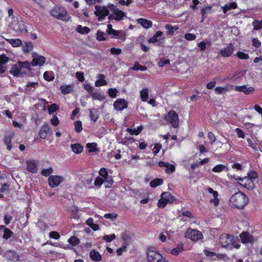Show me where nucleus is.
<instances>
[{
  "mask_svg": "<svg viewBox=\"0 0 262 262\" xmlns=\"http://www.w3.org/2000/svg\"><path fill=\"white\" fill-rule=\"evenodd\" d=\"M105 34L101 31H98L97 33V38L99 40H103L105 39L104 37Z\"/></svg>",
  "mask_w": 262,
  "mask_h": 262,
  "instance_id": "774afa93",
  "label": "nucleus"
},
{
  "mask_svg": "<svg viewBox=\"0 0 262 262\" xmlns=\"http://www.w3.org/2000/svg\"><path fill=\"white\" fill-rule=\"evenodd\" d=\"M236 8L237 4L235 2L227 4L224 6L222 7L224 13H226L228 11L231 9H234Z\"/></svg>",
  "mask_w": 262,
  "mask_h": 262,
  "instance_id": "b1692460",
  "label": "nucleus"
},
{
  "mask_svg": "<svg viewBox=\"0 0 262 262\" xmlns=\"http://www.w3.org/2000/svg\"><path fill=\"white\" fill-rule=\"evenodd\" d=\"M186 237L189 238L193 242H197L203 238V234L201 232L196 229L188 228L185 233Z\"/></svg>",
  "mask_w": 262,
  "mask_h": 262,
  "instance_id": "423d86ee",
  "label": "nucleus"
},
{
  "mask_svg": "<svg viewBox=\"0 0 262 262\" xmlns=\"http://www.w3.org/2000/svg\"><path fill=\"white\" fill-rule=\"evenodd\" d=\"M43 77L45 80L50 81H52L54 79V76L51 72H46L43 74Z\"/></svg>",
  "mask_w": 262,
  "mask_h": 262,
  "instance_id": "09e8293b",
  "label": "nucleus"
},
{
  "mask_svg": "<svg viewBox=\"0 0 262 262\" xmlns=\"http://www.w3.org/2000/svg\"><path fill=\"white\" fill-rule=\"evenodd\" d=\"M32 57L33 60L32 61L31 64L33 66H41L45 62L46 58L42 56L38 55L36 53H33Z\"/></svg>",
  "mask_w": 262,
  "mask_h": 262,
  "instance_id": "f8f14e48",
  "label": "nucleus"
},
{
  "mask_svg": "<svg viewBox=\"0 0 262 262\" xmlns=\"http://www.w3.org/2000/svg\"><path fill=\"white\" fill-rule=\"evenodd\" d=\"M75 129L77 133L80 132L82 129V123L80 121H77L74 123Z\"/></svg>",
  "mask_w": 262,
  "mask_h": 262,
  "instance_id": "49530a36",
  "label": "nucleus"
},
{
  "mask_svg": "<svg viewBox=\"0 0 262 262\" xmlns=\"http://www.w3.org/2000/svg\"><path fill=\"white\" fill-rule=\"evenodd\" d=\"M118 39H120L123 41L125 40L126 39V34L124 32L122 31H119V34L118 36H117Z\"/></svg>",
  "mask_w": 262,
  "mask_h": 262,
  "instance_id": "338daca9",
  "label": "nucleus"
},
{
  "mask_svg": "<svg viewBox=\"0 0 262 262\" xmlns=\"http://www.w3.org/2000/svg\"><path fill=\"white\" fill-rule=\"evenodd\" d=\"M232 237L229 234H222L220 237V243L224 246L226 247L231 242Z\"/></svg>",
  "mask_w": 262,
  "mask_h": 262,
  "instance_id": "6ab92c4d",
  "label": "nucleus"
},
{
  "mask_svg": "<svg viewBox=\"0 0 262 262\" xmlns=\"http://www.w3.org/2000/svg\"><path fill=\"white\" fill-rule=\"evenodd\" d=\"M234 50V47L232 44L228 45L226 47L222 49L220 54L224 57H229Z\"/></svg>",
  "mask_w": 262,
  "mask_h": 262,
  "instance_id": "dca6fc26",
  "label": "nucleus"
},
{
  "mask_svg": "<svg viewBox=\"0 0 262 262\" xmlns=\"http://www.w3.org/2000/svg\"><path fill=\"white\" fill-rule=\"evenodd\" d=\"M196 37V35L192 33H186L184 36V38L189 41L195 40Z\"/></svg>",
  "mask_w": 262,
  "mask_h": 262,
  "instance_id": "6e6d98bb",
  "label": "nucleus"
},
{
  "mask_svg": "<svg viewBox=\"0 0 262 262\" xmlns=\"http://www.w3.org/2000/svg\"><path fill=\"white\" fill-rule=\"evenodd\" d=\"M24 52L28 53L31 51L33 48V43L30 41L25 42L22 46Z\"/></svg>",
  "mask_w": 262,
  "mask_h": 262,
  "instance_id": "bb28decb",
  "label": "nucleus"
},
{
  "mask_svg": "<svg viewBox=\"0 0 262 262\" xmlns=\"http://www.w3.org/2000/svg\"><path fill=\"white\" fill-rule=\"evenodd\" d=\"M215 91L217 94H223L228 91V89L227 86L216 87L215 89Z\"/></svg>",
  "mask_w": 262,
  "mask_h": 262,
  "instance_id": "c03bdc74",
  "label": "nucleus"
},
{
  "mask_svg": "<svg viewBox=\"0 0 262 262\" xmlns=\"http://www.w3.org/2000/svg\"><path fill=\"white\" fill-rule=\"evenodd\" d=\"M13 232L9 229H5L4 231L3 237L7 239L11 236Z\"/></svg>",
  "mask_w": 262,
  "mask_h": 262,
  "instance_id": "de8ad7c7",
  "label": "nucleus"
},
{
  "mask_svg": "<svg viewBox=\"0 0 262 262\" xmlns=\"http://www.w3.org/2000/svg\"><path fill=\"white\" fill-rule=\"evenodd\" d=\"M10 27L16 32H27L25 24L22 20H15L10 24Z\"/></svg>",
  "mask_w": 262,
  "mask_h": 262,
  "instance_id": "6e6552de",
  "label": "nucleus"
},
{
  "mask_svg": "<svg viewBox=\"0 0 262 262\" xmlns=\"http://www.w3.org/2000/svg\"><path fill=\"white\" fill-rule=\"evenodd\" d=\"M208 191L210 193L212 194L213 199H211L210 201V203H212L214 204L215 206H217L219 205V200L217 198L218 196V192L216 191L213 190V189L209 187L208 188Z\"/></svg>",
  "mask_w": 262,
  "mask_h": 262,
  "instance_id": "412c9836",
  "label": "nucleus"
},
{
  "mask_svg": "<svg viewBox=\"0 0 262 262\" xmlns=\"http://www.w3.org/2000/svg\"><path fill=\"white\" fill-rule=\"evenodd\" d=\"M108 94L112 98L117 97V90L116 89H110L108 91Z\"/></svg>",
  "mask_w": 262,
  "mask_h": 262,
  "instance_id": "bf43d9fd",
  "label": "nucleus"
},
{
  "mask_svg": "<svg viewBox=\"0 0 262 262\" xmlns=\"http://www.w3.org/2000/svg\"><path fill=\"white\" fill-rule=\"evenodd\" d=\"M110 10L112 14L108 16L110 20L115 19L117 21L122 20L126 16V13L118 9L115 6L111 5L109 6Z\"/></svg>",
  "mask_w": 262,
  "mask_h": 262,
  "instance_id": "20e7f679",
  "label": "nucleus"
},
{
  "mask_svg": "<svg viewBox=\"0 0 262 262\" xmlns=\"http://www.w3.org/2000/svg\"><path fill=\"white\" fill-rule=\"evenodd\" d=\"M68 242L73 246H76L79 243V239L75 236H72L69 239Z\"/></svg>",
  "mask_w": 262,
  "mask_h": 262,
  "instance_id": "a18cd8bd",
  "label": "nucleus"
},
{
  "mask_svg": "<svg viewBox=\"0 0 262 262\" xmlns=\"http://www.w3.org/2000/svg\"><path fill=\"white\" fill-rule=\"evenodd\" d=\"M163 180L161 179L157 178L150 182V186L151 187H156L163 184Z\"/></svg>",
  "mask_w": 262,
  "mask_h": 262,
  "instance_id": "f704fd0d",
  "label": "nucleus"
},
{
  "mask_svg": "<svg viewBox=\"0 0 262 262\" xmlns=\"http://www.w3.org/2000/svg\"><path fill=\"white\" fill-rule=\"evenodd\" d=\"M95 14L98 17L99 21L104 20L105 17L108 15L110 12L109 6L96 5Z\"/></svg>",
  "mask_w": 262,
  "mask_h": 262,
  "instance_id": "39448f33",
  "label": "nucleus"
},
{
  "mask_svg": "<svg viewBox=\"0 0 262 262\" xmlns=\"http://www.w3.org/2000/svg\"><path fill=\"white\" fill-rule=\"evenodd\" d=\"M5 255L10 260L17 261L19 260V256L13 251H7L5 252Z\"/></svg>",
  "mask_w": 262,
  "mask_h": 262,
  "instance_id": "4be33fe9",
  "label": "nucleus"
},
{
  "mask_svg": "<svg viewBox=\"0 0 262 262\" xmlns=\"http://www.w3.org/2000/svg\"><path fill=\"white\" fill-rule=\"evenodd\" d=\"M121 237L126 243H130L132 238V234L128 232H124L122 234Z\"/></svg>",
  "mask_w": 262,
  "mask_h": 262,
  "instance_id": "c9c22d12",
  "label": "nucleus"
},
{
  "mask_svg": "<svg viewBox=\"0 0 262 262\" xmlns=\"http://www.w3.org/2000/svg\"><path fill=\"white\" fill-rule=\"evenodd\" d=\"M132 69L135 71L140 70L144 71L147 70V68L145 66L140 65L138 62H136Z\"/></svg>",
  "mask_w": 262,
  "mask_h": 262,
  "instance_id": "a19ab883",
  "label": "nucleus"
},
{
  "mask_svg": "<svg viewBox=\"0 0 262 262\" xmlns=\"http://www.w3.org/2000/svg\"><path fill=\"white\" fill-rule=\"evenodd\" d=\"M60 90L62 94H68L73 91V85H63L60 86Z\"/></svg>",
  "mask_w": 262,
  "mask_h": 262,
  "instance_id": "5701e85b",
  "label": "nucleus"
},
{
  "mask_svg": "<svg viewBox=\"0 0 262 262\" xmlns=\"http://www.w3.org/2000/svg\"><path fill=\"white\" fill-rule=\"evenodd\" d=\"M127 102L125 100L119 99L114 102V106L117 111H122L127 107Z\"/></svg>",
  "mask_w": 262,
  "mask_h": 262,
  "instance_id": "4468645a",
  "label": "nucleus"
},
{
  "mask_svg": "<svg viewBox=\"0 0 262 262\" xmlns=\"http://www.w3.org/2000/svg\"><path fill=\"white\" fill-rule=\"evenodd\" d=\"M158 165L161 167H166V168L165 169V171L167 173H172L176 170V167H175L174 165H173L172 164H170L168 162L160 161L159 162Z\"/></svg>",
  "mask_w": 262,
  "mask_h": 262,
  "instance_id": "a211bd4d",
  "label": "nucleus"
},
{
  "mask_svg": "<svg viewBox=\"0 0 262 262\" xmlns=\"http://www.w3.org/2000/svg\"><path fill=\"white\" fill-rule=\"evenodd\" d=\"M115 238L116 235L115 234H112L111 235H104L103 237V239L107 242H110L114 240Z\"/></svg>",
  "mask_w": 262,
  "mask_h": 262,
  "instance_id": "4d7b16f0",
  "label": "nucleus"
},
{
  "mask_svg": "<svg viewBox=\"0 0 262 262\" xmlns=\"http://www.w3.org/2000/svg\"><path fill=\"white\" fill-rule=\"evenodd\" d=\"M90 95L96 100H102L104 99V97L98 92H92Z\"/></svg>",
  "mask_w": 262,
  "mask_h": 262,
  "instance_id": "58836bf2",
  "label": "nucleus"
},
{
  "mask_svg": "<svg viewBox=\"0 0 262 262\" xmlns=\"http://www.w3.org/2000/svg\"><path fill=\"white\" fill-rule=\"evenodd\" d=\"M50 14L52 16L58 19L62 20H67V12L63 7L56 6L54 7L51 11Z\"/></svg>",
  "mask_w": 262,
  "mask_h": 262,
  "instance_id": "7ed1b4c3",
  "label": "nucleus"
},
{
  "mask_svg": "<svg viewBox=\"0 0 262 262\" xmlns=\"http://www.w3.org/2000/svg\"><path fill=\"white\" fill-rule=\"evenodd\" d=\"M161 31H157L154 36L150 38L148 42L150 43H155L158 41V37L161 36L162 35Z\"/></svg>",
  "mask_w": 262,
  "mask_h": 262,
  "instance_id": "e433bc0d",
  "label": "nucleus"
},
{
  "mask_svg": "<svg viewBox=\"0 0 262 262\" xmlns=\"http://www.w3.org/2000/svg\"><path fill=\"white\" fill-rule=\"evenodd\" d=\"M50 130V127L49 124L48 123L44 124L42 126L39 133L40 137L42 139H45L47 136L48 133H49Z\"/></svg>",
  "mask_w": 262,
  "mask_h": 262,
  "instance_id": "aec40b11",
  "label": "nucleus"
},
{
  "mask_svg": "<svg viewBox=\"0 0 262 262\" xmlns=\"http://www.w3.org/2000/svg\"><path fill=\"white\" fill-rule=\"evenodd\" d=\"M103 178L97 177L95 180L94 184L96 186L100 187L103 183Z\"/></svg>",
  "mask_w": 262,
  "mask_h": 262,
  "instance_id": "13d9d810",
  "label": "nucleus"
},
{
  "mask_svg": "<svg viewBox=\"0 0 262 262\" xmlns=\"http://www.w3.org/2000/svg\"><path fill=\"white\" fill-rule=\"evenodd\" d=\"M240 237L243 243L251 242V236L247 232H244L240 234Z\"/></svg>",
  "mask_w": 262,
  "mask_h": 262,
  "instance_id": "393cba45",
  "label": "nucleus"
},
{
  "mask_svg": "<svg viewBox=\"0 0 262 262\" xmlns=\"http://www.w3.org/2000/svg\"><path fill=\"white\" fill-rule=\"evenodd\" d=\"M53 169L50 167L48 169H42L41 172V173L42 176L47 177L49 176L51 173H52L53 172Z\"/></svg>",
  "mask_w": 262,
  "mask_h": 262,
  "instance_id": "603ef678",
  "label": "nucleus"
},
{
  "mask_svg": "<svg viewBox=\"0 0 262 262\" xmlns=\"http://www.w3.org/2000/svg\"><path fill=\"white\" fill-rule=\"evenodd\" d=\"M93 110L94 111H93V110L90 111V116L91 119L93 121H96L98 119V116L97 113V111L95 110V109H94Z\"/></svg>",
  "mask_w": 262,
  "mask_h": 262,
  "instance_id": "37998d69",
  "label": "nucleus"
},
{
  "mask_svg": "<svg viewBox=\"0 0 262 262\" xmlns=\"http://www.w3.org/2000/svg\"><path fill=\"white\" fill-rule=\"evenodd\" d=\"M76 76L80 82H83L84 80V77L83 72H78L76 73Z\"/></svg>",
  "mask_w": 262,
  "mask_h": 262,
  "instance_id": "69168bd1",
  "label": "nucleus"
},
{
  "mask_svg": "<svg viewBox=\"0 0 262 262\" xmlns=\"http://www.w3.org/2000/svg\"><path fill=\"white\" fill-rule=\"evenodd\" d=\"M236 55L239 58L242 59H248L249 58V56L248 54L242 52H237Z\"/></svg>",
  "mask_w": 262,
  "mask_h": 262,
  "instance_id": "5fc2aeb1",
  "label": "nucleus"
},
{
  "mask_svg": "<svg viewBox=\"0 0 262 262\" xmlns=\"http://www.w3.org/2000/svg\"><path fill=\"white\" fill-rule=\"evenodd\" d=\"M9 61V58L5 54L0 55V74L4 73L7 70L6 64Z\"/></svg>",
  "mask_w": 262,
  "mask_h": 262,
  "instance_id": "ddd939ff",
  "label": "nucleus"
},
{
  "mask_svg": "<svg viewBox=\"0 0 262 262\" xmlns=\"http://www.w3.org/2000/svg\"><path fill=\"white\" fill-rule=\"evenodd\" d=\"M90 256L92 259L96 261H99L101 260V256L100 253L95 250H93L90 252Z\"/></svg>",
  "mask_w": 262,
  "mask_h": 262,
  "instance_id": "c85d7f7f",
  "label": "nucleus"
},
{
  "mask_svg": "<svg viewBox=\"0 0 262 262\" xmlns=\"http://www.w3.org/2000/svg\"><path fill=\"white\" fill-rule=\"evenodd\" d=\"M161 198L168 203L170 202V199L171 198L170 193L168 192H163L161 194Z\"/></svg>",
  "mask_w": 262,
  "mask_h": 262,
  "instance_id": "8fccbe9b",
  "label": "nucleus"
},
{
  "mask_svg": "<svg viewBox=\"0 0 262 262\" xmlns=\"http://www.w3.org/2000/svg\"><path fill=\"white\" fill-rule=\"evenodd\" d=\"M254 30H257L262 28V20L258 21L255 20L252 23Z\"/></svg>",
  "mask_w": 262,
  "mask_h": 262,
  "instance_id": "79ce46f5",
  "label": "nucleus"
},
{
  "mask_svg": "<svg viewBox=\"0 0 262 262\" xmlns=\"http://www.w3.org/2000/svg\"><path fill=\"white\" fill-rule=\"evenodd\" d=\"M99 174L102 177V178H103V179L108 175L106 169L104 168H102L100 169L99 172Z\"/></svg>",
  "mask_w": 262,
  "mask_h": 262,
  "instance_id": "052dcab7",
  "label": "nucleus"
},
{
  "mask_svg": "<svg viewBox=\"0 0 262 262\" xmlns=\"http://www.w3.org/2000/svg\"><path fill=\"white\" fill-rule=\"evenodd\" d=\"M138 23L144 28H149L152 26V22L146 19L139 18L138 19Z\"/></svg>",
  "mask_w": 262,
  "mask_h": 262,
  "instance_id": "a878e982",
  "label": "nucleus"
},
{
  "mask_svg": "<svg viewBox=\"0 0 262 262\" xmlns=\"http://www.w3.org/2000/svg\"><path fill=\"white\" fill-rule=\"evenodd\" d=\"M164 257L158 252L148 250L147 251V258L148 262H159Z\"/></svg>",
  "mask_w": 262,
  "mask_h": 262,
  "instance_id": "1a4fd4ad",
  "label": "nucleus"
},
{
  "mask_svg": "<svg viewBox=\"0 0 262 262\" xmlns=\"http://www.w3.org/2000/svg\"><path fill=\"white\" fill-rule=\"evenodd\" d=\"M140 97L143 101H146L148 97V89L144 88L140 91Z\"/></svg>",
  "mask_w": 262,
  "mask_h": 262,
  "instance_id": "72a5a7b5",
  "label": "nucleus"
},
{
  "mask_svg": "<svg viewBox=\"0 0 262 262\" xmlns=\"http://www.w3.org/2000/svg\"><path fill=\"white\" fill-rule=\"evenodd\" d=\"M76 30L80 33L84 34L88 33L90 31V29L86 27H82L80 25H79Z\"/></svg>",
  "mask_w": 262,
  "mask_h": 262,
  "instance_id": "4c0bfd02",
  "label": "nucleus"
},
{
  "mask_svg": "<svg viewBox=\"0 0 262 262\" xmlns=\"http://www.w3.org/2000/svg\"><path fill=\"white\" fill-rule=\"evenodd\" d=\"M167 203L168 202L167 201L161 198V199L158 202V206L160 208H164Z\"/></svg>",
  "mask_w": 262,
  "mask_h": 262,
  "instance_id": "0e129e2a",
  "label": "nucleus"
},
{
  "mask_svg": "<svg viewBox=\"0 0 262 262\" xmlns=\"http://www.w3.org/2000/svg\"><path fill=\"white\" fill-rule=\"evenodd\" d=\"M5 143L7 146V149L10 150L12 148L11 146V138L9 136H6L4 139Z\"/></svg>",
  "mask_w": 262,
  "mask_h": 262,
  "instance_id": "3c124183",
  "label": "nucleus"
},
{
  "mask_svg": "<svg viewBox=\"0 0 262 262\" xmlns=\"http://www.w3.org/2000/svg\"><path fill=\"white\" fill-rule=\"evenodd\" d=\"M164 119L171 124L172 126L177 128L179 126V117L174 111H170L164 117Z\"/></svg>",
  "mask_w": 262,
  "mask_h": 262,
  "instance_id": "0eeeda50",
  "label": "nucleus"
},
{
  "mask_svg": "<svg viewBox=\"0 0 262 262\" xmlns=\"http://www.w3.org/2000/svg\"><path fill=\"white\" fill-rule=\"evenodd\" d=\"M103 182L106 183L105 187H110V186L112 185L114 181L111 176H109L108 175L103 179Z\"/></svg>",
  "mask_w": 262,
  "mask_h": 262,
  "instance_id": "ea45409f",
  "label": "nucleus"
},
{
  "mask_svg": "<svg viewBox=\"0 0 262 262\" xmlns=\"http://www.w3.org/2000/svg\"><path fill=\"white\" fill-rule=\"evenodd\" d=\"M224 170L228 171V168L226 165L223 164L217 165L212 168V171L214 172H221Z\"/></svg>",
  "mask_w": 262,
  "mask_h": 262,
  "instance_id": "cd10ccee",
  "label": "nucleus"
},
{
  "mask_svg": "<svg viewBox=\"0 0 262 262\" xmlns=\"http://www.w3.org/2000/svg\"><path fill=\"white\" fill-rule=\"evenodd\" d=\"M235 90L237 92H242L245 94L248 95L252 94L254 92V89L252 86L247 87L246 85H244L242 86H236Z\"/></svg>",
  "mask_w": 262,
  "mask_h": 262,
  "instance_id": "2eb2a0df",
  "label": "nucleus"
},
{
  "mask_svg": "<svg viewBox=\"0 0 262 262\" xmlns=\"http://www.w3.org/2000/svg\"><path fill=\"white\" fill-rule=\"evenodd\" d=\"M6 40L13 47H18L22 45V41L20 39H7Z\"/></svg>",
  "mask_w": 262,
  "mask_h": 262,
  "instance_id": "c756f323",
  "label": "nucleus"
},
{
  "mask_svg": "<svg viewBox=\"0 0 262 262\" xmlns=\"http://www.w3.org/2000/svg\"><path fill=\"white\" fill-rule=\"evenodd\" d=\"M169 60L162 58L160 59V61L158 62V66L159 67H163L166 64H169Z\"/></svg>",
  "mask_w": 262,
  "mask_h": 262,
  "instance_id": "e2e57ef3",
  "label": "nucleus"
},
{
  "mask_svg": "<svg viewBox=\"0 0 262 262\" xmlns=\"http://www.w3.org/2000/svg\"><path fill=\"white\" fill-rule=\"evenodd\" d=\"M59 122L57 117L55 115H53L52 118L51 119L52 124L54 126H57L59 124Z\"/></svg>",
  "mask_w": 262,
  "mask_h": 262,
  "instance_id": "680f3d73",
  "label": "nucleus"
},
{
  "mask_svg": "<svg viewBox=\"0 0 262 262\" xmlns=\"http://www.w3.org/2000/svg\"><path fill=\"white\" fill-rule=\"evenodd\" d=\"M27 169L33 173L37 172V162L35 160H29L26 162Z\"/></svg>",
  "mask_w": 262,
  "mask_h": 262,
  "instance_id": "f3484780",
  "label": "nucleus"
},
{
  "mask_svg": "<svg viewBox=\"0 0 262 262\" xmlns=\"http://www.w3.org/2000/svg\"><path fill=\"white\" fill-rule=\"evenodd\" d=\"M232 178L240 180L241 181V183H240L241 185L249 190L252 189L254 187V183L251 178H249V177H244L242 178L239 177L237 178L233 177Z\"/></svg>",
  "mask_w": 262,
  "mask_h": 262,
  "instance_id": "9d476101",
  "label": "nucleus"
},
{
  "mask_svg": "<svg viewBox=\"0 0 262 262\" xmlns=\"http://www.w3.org/2000/svg\"><path fill=\"white\" fill-rule=\"evenodd\" d=\"M143 127L142 126H139L137 128L131 129L129 128H127L126 130L129 133L130 135H139L143 130Z\"/></svg>",
  "mask_w": 262,
  "mask_h": 262,
  "instance_id": "473e14b6",
  "label": "nucleus"
},
{
  "mask_svg": "<svg viewBox=\"0 0 262 262\" xmlns=\"http://www.w3.org/2000/svg\"><path fill=\"white\" fill-rule=\"evenodd\" d=\"M248 202V198L241 192L233 194L230 200L231 206L238 209L243 208Z\"/></svg>",
  "mask_w": 262,
  "mask_h": 262,
  "instance_id": "f03ea898",
  "label": "nucleus"
},
{
  "mask_svg": "<svg viewBox=\"0 0 262 262\" xmlns=\"http://www.w3.org/2000/svg\"><path fill=\"white\" fill-rule=\"evenodd\" d=\"M104 75L103 74H100L99 75V79L97 80L95 82L96 86H101L102 85H106L107 82L104 79Z\"/></svg>",
  "mask_w": 262,
  "mask_h": 262,
  "instance_id": "7c9ffc66",
  "label": "nucleus"
},
{
  "mask_svg": "<svg viewBox=\"0 0 262 262\" xmlns=\"http://www.w3.org/2000/svg\"><path fill=\"white\" fill-rule=\"evenodd\" d=\"M64 180V178L60 176H51L48 178V183L51 187H57Z\"/></svg>",
  "mask_w": 262,
  "mask_h": 262,
  "instance_id": "9b49d317",
  "label": "nucleus"
},
{
  "mask_svg": "<svg viewBox=\"0 0 262 262\" xmlns=\"http://www.w3.org/2000/svg\"><path fill=\"white\" fill-rule=\"evenodd\" d=\"M30 70V63L29 61H18L13 64L10 73L16 77H22L27 74Z\"/></svg>",
  "mask_w": 262,
  "mask_h": 262,
  "instance_id": "f257e3e1",
  "label": "nucleus"
},
{
  "mask_svg": "<svg viewBox=\"0 0 262 262\" xmlns=\"http://www.w3.org/2000/svg\"><path fill=\"white\" fill-rule=\"evenodd\" d=\"M73 151L76 154H80L83 151V147L80 144H74L71 145Z\"/></svg>",
  "mask_w": 262,
  "mask_h": 262,
  "instance_id": "2f4dec72",
  "label": "nucleus"
},
{
  "mask_svg": "<svg viewBox=\"0 0 262 262\" xmlns=\"http://www.w3.org/2000/svg\"><path fill=\"white\" fill-rule=\"evenodd\" d=\"M58 109V106L55 104H52L48 108V112L50 114L55 112Z\"/></svg>",
  "mask_w": 262,
  "mask_h": 262,
  "instance_id": "864d4df0",
  "label": "nucleus"
}]
</instances>
